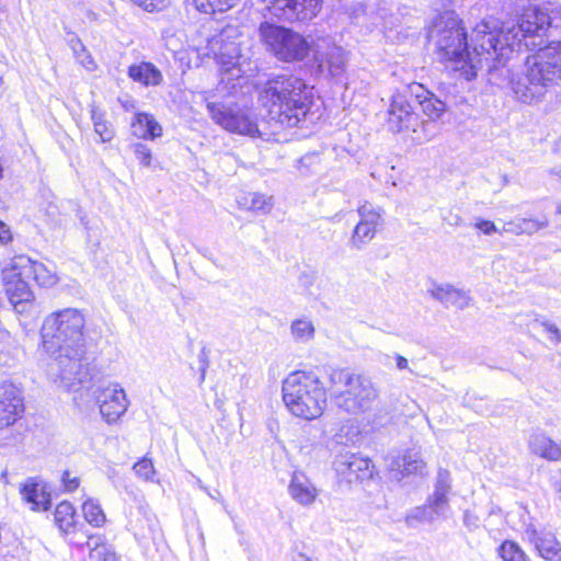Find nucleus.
I'll use <instances>...</instances> for the list:
<instances>
[{
  "instance_id": "nucleus-1",
  "label": "nucleus",
  "mask_w": 561,
  "mask_h": 561,
  "mask_svg": "<svg viewBox=\"0 0 561 561\" xmlns=\"http://www.w3.org/2000/svg\"><path fill=\"white\" fill-rule=\"evenodd\" d=\"M85 319L76 308H66L48 314L43 322L41 334L44 351L53 357L50 374L71 389L87 378L82 363L84 355L83 328Z\"/></svg>"
},
{
  "instance_id": "nucleus-2",
  "label": "nucleus",
  "mask_w": 561,
  "mask_h": 561,
  "mask_svg": "<svg viewBox=\"0 0 561 561\" xmlns=\"http://www.w3.org/2000/svg\"><path fill=\"white\" fill-rule=\"evenodd\" d=\"M541 7L530 4L524 8L516 23L503 24L499 33H495V21L483 20L474 27V51L485 55L488 59H497L499 65H504L515 51L535 45L527 39L540 36L548 28Z\"/></svg>"
},
{
  "instance_id": "nucleus-3",
  "label": "nucleus",
  "mask_w": 561,
  "mask_h": 561,
  "mask_svg": "<svg viewBox=\"0 0 561 561\" xmlns=\"http://www.w3.org/2000/svg\"><path fill=\"white\" fill-rule=\"evenodd\" d=\"M472 31L471 38L473 37ZM428 38L434 43L440 60L450 61L455 70H460L467 80L477 76L476 69L484 61L491 72L497 70V59H488L485 55L474 51V43L469 45L461 20L455 12L440 14L428 31Z\"/></svg>"
},
{
  "instance_id": "nucleus-4",
  "label": "nucleus",
  "mask_w": 561,
  "mask_h": 561,
  "mask_svg": "<svg viewBox=\"0 0 561 561\" xmlns=\"http://www.w3.org/2000/svg\"><path fill=\"white\" fill-rule=\"evenodd\" d=\"M515 98L526 104L540 102L561 83V41L550 42L525 59L520 71L510 76Z\"/></svg>"
},
{
  "instance_id": "nucleus-5",
  "label": "nucleus",
  "mask_w": 561,
  "mask_h": 561,
  "mask_svg": "<svg viewBox=\"0 0 561 561\" xmlns=\"http://www.w3.org/2000/svg\"><path fill=\"white\" fill-rule=\"evenodd\" d=\"M260 101L270 122L291 128L306 121L312 103L311 92L304 80L294 76L270 79L260 92Z\"/></svg>"
},
{
  "instance_id": "nucleus-6",
  "label": "nucleus",
  "mask_w": 561,
  "mask_h": 561,
  "mask_svg": "<svg viewBox=\"0 0 561 561\" xmlns=\"http://www.w3.org/2000/svg\"><path fill=\"white\" fill-rule=\"evenodd\" d=\"M328 380L333 405L348 415L356 416L369 411L379 394L368 377L347 368L333 369Z\"/></svg>"
},
{
  "instance_id": "nucleus-7",
  "label": "nucleus",
  "mask_w": 561,
  "mask_h": 561,
  "mask_svg": "<svg viewBox=\"0 0 561 561\" xmlns=\"http://www.w3.org/2000/svg\"><path fill=\"white\" fill-rule=\"evenodd\" d=\"M283 401L288 411L304 420L320 417L327 408V389L311 371H294L283 381Z\"/></svg>"
},
{
  "instance_id": "nucleus-8",
  "label": "nucleus",
  "mask_w": 561,
  "mask_h": 561,
  "mask_svg": "<svg viewBox=\"0 0 561 561\" xmlns=\"http://www.w3.org/2000/svg\"><path fill=\"white\" fill-rule=\"evenodd\" d=\"M259 36L265 49L283 62H299L312 51L313 42L290 28L264 22Z\"/></svg>"
},
{
  "instance_id": "nucleus-9",
  "label": "nucleus",
  "mask_w": 561,
  "mask_h": 561,
  "mask_svg": "<svg viewBox=\"0 0 561 561\" xmlns=\"http://www.w3.org/2000/svg\"><path fill=\"white\" fill-rule=\"evenodd\" d=\"M430 122H420L417 113L413 110L405 94H392L387 110V126L393 133L412 131L419 141L427 140L431 135L426 133Z\"/></svg>"
},
{
  "instance_id": "nucleus-10",
  "label": "nucleus",
  "mask_w": 561,
  "mask_h": 561,
  "mask_svg": "<svg viewBox=\"0 0 561 561\" xmlns=\"http://www.w3.org/2000/svg\"><path fill=\"white\" fill-rule=\"evenodd\" d=\"M207 108L215 123L228 131L250 137H262L264 135L256 118L249 111L216 102H208Z\"/></svg>"
},
{
  "instance_id": "nucleus-11",
  "label": "nucleus",
  "mask_w": 561,
  "mask_h": 561,
  "mask_svg": "<svg viewBox=\"0 0 561 561\" xmlns=\"http://www.w3.org/2000/svg\"><path fill=\"white\" fill-rule=\"evenodd\" d=\"M196 54L201 58V64L206 62L205 59H214L222 71L231 72L236 77L239 76L240 69L237 66L240 58V48L236 42L229 41L225 33L211 37L203 51L197 49Z\"/></svg>"
},
{
  "instance_id": "nucleus-12",
  "label": "nucleus",
  "mask_w": 561,
  "mask_h": 561,
  "mask_svg": "<svg viewBox=\"0 0 561 561\" xmlns=\"http://www.w3.org/2000/svg\"><path fill=\"white\" fill-rule=\"evenodd\" d=\"M312 53L321 73L339 77L344 72L347 61L346 53L342 47L336 46L331 37H317Z\"/></svg>"
},
{
  "instance_id": "nucleus-13",
  "label": "nucleus",
  "mask_w": 561,
  "mask_h": 561,
  "mask_svg": "<svg viewBox=\"0 0 561 561\" xmlns=\"http://www.w3.org/2000/svg\"><path fill=\"white\" fill-rule=\"evenodd\" d=\"M274 16L285 21H306L314 18L322 8V0H263Z\"/></svg>"
},
{
  "instance_id": "nucleus-14",
  "label": "nucleus",
  "mask_w": 561,
  "mask_h": 561,
  "mask_svg": "<svg viewBox=\"0 0 561 561\" xmlns=\"http://www.w3.org/2000/svg\"><path fill=\"white\" fill-rule=\"evenodd\" d=\"M100 413L107 423L118 420L128 408L124 389L118 383H111L95 391Z\"/></svg>"
},
{
  "instance_id": "nucleus-15",
  "label": "nucleus",
  "mask_w": 561,
  "mask_h": 561,
  "mask_svg": "<svg viewBox=\"0 0 561 561\" xmlns=\"http://www.w3.org/2000/svg\"><path fill=\"white\" fill-rule=\"evenodd\" d=\"M21 390L11 382L0 385V431L13 425L23 414Z\"/></svg>"
},
{
  "instance_id": "nucleus-16",
  "label": "nucleus",
  "mask_w": 561,
  "mask_h": 561,
  "mask_svg": "<svg viewBox=\"0 0 561 561\" xmlns=\"http://www.w3.org/2000/svg\"><path fill=\"white\" fill-rule=\"evenodd\" d=\"M15 256L12 257L2 270V279L5 293L13 305L28 301L32 298L27 279L30 277L15 270Z\"/></svg>"
},
{
  "instance_id": "nucleus-17",
  "label": "nucleus",
  "mask_w": 561,
  "mask_h": 561,
  "mask_svg": "<svg viewBox=\"0 0 561 561\" xmlns=\"http://www.w3.org/2000/svg\"><path fill=\"white\" fill-rule=\"evenodd\" d=\"M336 472L348 482L370 476V461L352 453H340L334 460Z\"/></svg>"
},
{
  "instance_id": "nucleus-18",
  "label": "nucleus",
  "mask_w": 561,
  "mask_h": 561,
  "mask_svg": "<svg viewBox=\"0 0 561 561\" xmlns=\"http://www.w3.org/2000/svg\"><path fill=\"white\" fill-rule=\"evenodd\" d=\"M428 293L432 298L439 301L446 308L454 307L462 310L467 308L471 301V297L468 291L457 288L448 283H433Z\"/></svg>"
},
{
  "instance_id": "nucleus-19",
  "label": "nucleus",
  "mask_w": 561,
  "mask_h": 561,
  "mask_svg": "<svg viewBox=\"0 0 561 561\" xmlns=\"http://www.w3.org/2000/svg\"><path fill=\"white\" fill-rule=\"evenodd\" d=\"M15 270L22 271L27 277L33 278L39 286L50 287L58 280L57 275L41 262L32 261L26 255L15 256Z\"/></svg>"
},
{
  "instance_id": "nucleus-20",
  "label": "nucleus",
  "mask_w": 561,
  "mask_h": 561,
  "mask_svg": "<svg viewBox=\"0 0 561 561\" xmlns=\"http://www.w3.org/2000/svg\"><path fill=\"white\" fill-rule=\"evenodd\" d=\"M449 472L440 470L437 476L435 491L427 499V505L435 513L437 518H446L449 512L448 493L450 491Z\"/></svg>"
},
{
  "instance_id": "nucleus-21",
  "label": "nucleus",
  "mask_w": 561,
  "mask_h": 561,
  "mask_svg": "<svg viewBox=\"0 0 561 561\" xmlns=\"http://www.w3.org/2000/svg\"><path fill=\"white\" fill-rule=\"evenodd\" d=\"M527 535L543 559L547 561H561V547L554 534L531 529L527 531Z\"/></svg>"
},
{
  "instance_id": "nucleus-22",
  "label": "nucleus",
  "mask_w": 561,
  "mask_h": 561,
  "mask_svg": "<svg viewBox=\"0 0 561 561\" xmlns=\"http://www.w3.org/2000/svg\"><path fill=\"white\" fill-rule=\"evenodd\" d=\"M288 492L293 500L302 506H310L318 496V490L302 472H294Z\"/></svg>"
},
{
  "instance_id": "nucleus-23",
  "label": "nucleus",
  "mask_w": 561,
  "mask_h": 561,
  "mask_svg": "<svg viewBox=\"0 0 561 561\" xmlns=\"http://www.w3.org/2000/svg\"><path fill=\"white\" fill-rule=\"evenodd\" d=\"M127 75L133 81L144 87H158L163 82L162 72L149 61L130 65Z\"/></svg>"
},
{
  "instance_id": "nucleus-24",
  "label": "nucleus",
  "mask_w": 561,
  "mask_h": 561,
  "mask_svg": "<svg viewBox=\"0 0 561 561\" xmlns=\"http://www.w3.org/2000/svg\"><path fill=\"white\" fill-rule=\"evenodd\" d=\"M548 226L549 219L547 216L538 218H516L505 222L503 230L515 236H533L538 231L546 229Z\"/></svg>"
},
{
  "instance_id": "nucleus-25",
  "label": "nucleus",
  "mask_w": 561,
  "mask_h": 561,
  "mask_svg": "<svg viewBox=\"0 0 561 561\" xmlns=\"http://www.w3.org/2000/svg\"><path fill=\"white\" fill-rule=\"evenodd\" d=\"M529 448L534 454L549 461H557L561 458V447L541 432L530 436Z\"/></svg>"
},
{
  "instance_id": "nucleus-26",
  "label": "nucleus",
  "mask_w": 561,
  "mask_h": 561,
  "mask_svg": "<svg viewBox=\"0 0 561 561\" xmlns=\"http://www.w3.org/2000/svg\"><path fill=\"white\" fill-rule=\"evenodd\" d=\"M133 135L140 139H154L162 135V127L153 115L137 113L131 122Z\"/></svg>"
},
{
  "instance_id": "nucleus-27",
  "label": "nucleus",
  "mask_w": 561,
  "mask_h": 561,
  "mask_svg": "<svg viewBox=\"0 0 561 561\" xmlns=\"http://www.w3.org/2000/svg\"><path fill=\"white\" fill-rule=\"evenodd\" d=\"M425 467V462L422 460L420 453L414 450L407 451L403 456L398 459H392L389 465L391 471H398L400 473H422Z\"/></svg>"
},
{
  "instance_id": "nucleus-28",
  "label": "nucleus",
  "mask_w": 561,
  "mask_h": 561,
  "mask_svg": "<svg viewBox=\"0 0 561 561\" xmlns=\"http://www.w3.org/2000/svg\"><path fill=\"white\" fill-rule=\"evenodd\" d=\"M23 499L32 505V510L46 511L49 495L33 480H28L21 489Z\"/></svg>"
},
{
  "instance_id": "nucleus-29",
  "label": "nucleus",
  "mask_w": 561,
  "mask_h": 561,
  "mask_svg": "<svg viewBox=\"0 0 561 561\" xmlns=\"http://www.w3.org/2000/svg\"><path fill=\"white\" fill-rule=\"evenodd\" d=\"M54 520L61 533H71L76 525V511L72 504L66 501L59 503L54 513Z\"/></svg>"
},
{
  "instance_id": "nucleus-30",
  "label": "nucleus",
  "mask_w": 561,
  "mask_h": 561,
  "mask_svg": "<svg viewBox=\"0 0 561 561\" xmlns=\"http://www.w3.org/2000/svg\"><path fill=\"white\" fill-rule=\"evenodd\" d=\"M437 519V516L427 504L414 507L405 516V523L409 527H417L421 524H433Z\"/></svg>"
},
{
  "instance_id": "nucleus-31",
  "label": "nucleus",
  "mask_w": 561,
  "mask_h": 561,
  "mask_svg": "<svg viewBox=\"0 0 561 561\" xmlns=\"http://www.w3.org/2000/svg\"><path fill=\"white\" fill-rule=\"evenodd\" d=\"M377 230L357 222L355 226L352 237L348 241L351 248L356 250L364 249L376 236Z\"/></svg>"
},
{
  "instance_id": "nucleus-32",
  "label": "nucleus",
  "mask_w": 561,
  "mask_h": 561,
  "mask_svg": "<svg viewBox=\"0 0 561 561\" xmlns=\"http://www.w3.org/2000/svg\"><path fill=\"white\" fill-rule=\"evenodd\" d=\"M358 215L360 217L359 224H364L377 230V227L381 225L382 221V209L380 207H375L368 202H365L357 209Z\"/></svg>"
},
{
  "instance_id": "nucleus-33",
  "label": "nucleus",
  "mask_w": 561,
  "mask_h": 561,
  "mask_svg": "<svg viewBox=\"0 0 561 561\" xmlns=\"http://www.w3.org/2000/svg\"><path fill=\"white\" fill-rule=\"evenodd\" d=\"M240 0H195L196 9L206 14L225 12L236 7Z\"/></svg>"
},
{
  "instance_id": "nucleus-34",
  "label": "nucleus",
  "mask_w": 561,
  "mask_h": 561,
  "mask_svg": "<svg viewBox=\"0 0 561 561\" xmlns=\"http://www.w3.org/2000/svg\"><path fill=\"white\" fill-rule=\"evenodd\" d=\"M419 104L421 105L423 113L430 118V126L433 125L431 121H435L436 118L440 117V115L446 110L445 103L436 98L433 93L427 95L425 99H420Z\"/></svg>"
},
{
  "instance_id": "nucleus-35",
  "label": "nucleus",
  "mask_w": 561,
  "mask_h": 561,
  "mask_svg": "<svg viewBox=\"0 0 561 561\" xmlns=\"http://www.w3.org/2000/svg\"><path fill=\"white\" fill-rule=\"evenodd\" d=\"M82 513L84 519L92 526L100 527L103 526L106 518L103 510L100 504L92 499H88L82 504Z\"/></svg>"
},
{
  "instance_id": "nucleus-36",
  "label": "nucleus",
  "mask_w": 561,
  "mask_h": 561,
  "mask_svg": "<svg viewBox=\"0 0 561 561\" xmlns=\"http://www.w3.org/2000/svg\"><path fill=\"white\" fill-rule=\"evenodd\" d=\"M290 331L296 341L308 342L314 336V325L308 319H297L291 322Z\"/></svg>"
},
{
  "instance_id": "nucleus-37",
  "label": "nucleus",
  "mask_w": 561,
  "mask_h": 561,
  "mask_svg": "<svg viewBox=\"0 0 561 561\" xmlns=\"http://www.w3.org/2000/svg\"><path fill=\"white\" fill-rule=\"evenodd\" d=\"M91 119L93 122L94 131L98 134L103 142L110 141L114 137V128L104 119V114L92 110Z\"/></svg>"
},
{
  "instance_id": "nucleus-38",
  "label": "nucleus",
  "mask_w": 561,
  "mask_h": 561,
  "mask_svg": "<svg viewBox=\"0 0 561 561\" xmlns=\"http://www.w3.org/2000/svg\"><path fill=\"white\" fill-rule=\"evenodd\" d=\"M540 7L547 20V27H561V2H547Z\"/></svg>"
},
{
  "instance_id": "nucleus-39",
  "label": "nucleus",
  "mask_w": 561,
  "mask_h": 561,
  "mask_svg": "<svg viewBox=\"0 0 561 561\" xmlns=\"http://www.w3.org/2000/svg\"><path fill=\"white\" fill-rule=\"evenodd\" d=\"M503 561H526V556L522 549L512 541H505L499 549Z\"/></svg>"
},
{
  "instance_id": "nucleus-40",
  "label": "nucleus",
  "mask_w": 561,
  "mask_h": 561,
  "mask_svg": "<svg viewBox=\"0 0 561 561\" xmlns=\"http://www.w3.org/2000/svg\"><path fill=\"white\" fill-rule=\"evenodd\" d=\"M136 474L146 481H153L156 470L150 459L144 458L134 465Z\"/></svg>"
},
{
  "instance_id": "nucleus-41",
  "label": "nucleus",
  "mask_w": 561,
  "mask_h": 561,
  "mask_svg": "<svg viewBox=\"0 0 561 561\" xmlns=\"http://www.w3.org/2000/svg\"><path fill=\"white\" fill-rule=\"evenodd\" d=\"M133 152L137 160L146 168L150 167L152 160L151 150L141 142H136L131 146Z\"/></svg>"
},
{
  "instance_id": "nucleus-42",
  "label": "nucleus",
  "mask_w": 561,
  "mask_h": 561,
  "mask_svg": "<svg viewBox=\"0 0 561 561\" xmlns=\"http://www.w3.org/2000/svg\"><path fill=\"white\" fill-rule=\"evenodd\" d=\"M273 207L272 197H267L262 194H253L251 198L252 210L268 213Z\"/></svg>"
},
{
  "instance_id": "nucleus-43",
  "label": "nucleus",
  "mask_w": 561,
  "mask_h": 561,
  "mask_svg": "<svg viewBox=\"0 0 561 561\" xmlns=\"http://www.w3.org/2000/svg\"><path fill=\"white\" fill-rule=\"evenodd\" d=\"M133 3L142 8L145 11L153 12L167 8L170 0H130Z\"/></svg>"
},
{
  "instance_id": "nucleus-44",
  "label": "nucleus",
  "mask_w": 561,
  "mask_h": 561,
  "mask_svg": "<svg viewBox=\"0 0 561 561\" xmlns=\"http://www.w3.org/2000/svg\"><path fill=\"white\" fill-rule=\"evenodd\" d=\"M541 327L550 334V341H552L554 344L561 343V332L559 328L549 321H541Z\"/></svg>"
},
{
  "instance_id": "nucleus-45",
  "label": "nucleus",
  "mask_w": 561,
  "mask_h": 561,
  "mask_svg": "<svg viewBox=\"0 0 561 561\" xmlns=\"http://www.w3.org/2000/svg\"><path fill=\"white\" fill-rule=\"evenodd\" d=\"M408 90L411 95L415 96L419 103L420 99H425L427 95L432 93L417 82H412L411 84H409Z\"/></svg>"
},
{
  "instance_id": "nucleus-46",
  "label": "nucleus",
  "mask_w": 561,
  "mask_h": 561,
  "mask_svg": "<svg viewBox=\"0 0 561 561\" xmlns=\"http://www.w3.org/2000/svg\"><path fill=\"white\" fill-rule=\"evenodd\" d=\"M316 280L317 275L313 272H302L299 275V285L308 291H310L311 286L314 284Z\"/></svg>"
},
{
  "instance_id": "nucleus-47",
  "label": "nucleus",
  "mask_w": 561,
  "mask_h": 561,
  "mask_svg": "<svg viewBox=\"0 0 561 561\" xmlns=\"http://www.w3.org/2000/svg\"><path fill=\"white\" fill-rule=\"evenodd\" d=\"M77 60L89 71H93L96 68V64L87 50L85 53H82L80 58H77Z\"/></svg>"
},
{
  "instance_id": "nucleus-48",
  "label": "nucleus",
  "mask_w": 561,
  "mask_h": 561,
  "mask_svg": "<svg viewBox=\"0 0 561 561\" xmlns=\"http://www.w3.org/2000/svg\"><path fill=\"white\" fill-rule=\"evenodd\" d=\"M69 46L71 47L76 58H80V55L87 50L81 39L76 36L69 39Z\"/></svg>"
},
{
  "instance_id": "nucleus-49",
  "label": "nucleus",
  "mask_w": 561,
  "mask_h": 561,
  "mask_svg": "<svg viewBox=\"0 0 561 561\" xmlns=\"http://www.w3.org/2000/svg\"><path fill=\"white\" fill-rule=\"evenodd\" d=\"M476 227L485 234H492L497 231L496 226L490 220H480L476 224Z\"/></svg>"
},
{
  "instance_id": "nucleus-50",
  "label": "nucleus",
  "mask_w": 561,
  "mask_h": 561,
  "mask_svg": "<svg viewBox=\"0 0 561 561\" xmlns=\"http://www.w3.org/2000/svg\"><path fill=\"white\" fill-rule=\"evenodd\" d=\"M478 522H479V518L471 514L470 512H465L463 514V524L465 526L470 529V530H473L478 527Z\"/></svg>"
},
{
  "instance_id": "nucleus-51",
  "label": "nucleus",
  "mask_w": 561,
  "mask_h": 561,
  "mask_svg": "<svg viewBox=\"0 0 561 561\" xmlns=\"http://www.w3.org/2000/svg\"><path fill=\"white\" fill-rule=\"evenodd\" d=\"M62 481L67 491H75L79 486V479L70 478L68 472H65Z\"/></svg>"
},
{
  "instance_id": "nucleus-52",
  "label": "nucleus",
  "mask_w": 561,
  "mask_h": 561,
  "mask_svg": "<svg viewBox=\"0 0 561 561\" xmlns=\"http://www.w3.org/2000/svg\"><path fill=\"white\" fill-rule=\"evenodd\" d=\"M12 234L9 227L0 220V243L5 244L11 241Z\"/></svg>"
},
{
  "instance_id": "nucleus-53",
  "label": "nucleus",
  "mask_w": 561,
  "mask_h": 561,
  "mask_svg": "<svg viewBox=\"0 0 561 561\" xmlns=\"http://www.w3.org/2000/svg\"><path fill=\"white\" fill-rule=\"evenodd\" d=\"M396 365L399 370L408 369L409 368V362L405 357L402 355L397 354L396 355Z\"/></svg>"
},
{
  "instance_id": "nucleus-54",
  "label": "nucleus",
  "mask_w": 561,
  "mask_h": 561,
  "mask_svg": "<svg viewBox=\"0 0 561 561\" xmlns=\"http://www.w3.org/2000/svg\"><path fill=\"white\" fill-rule=\"evenodd\" d=\"M553 485L557 493L559 494V497L561 499V471L557 477H554Z\"/></svg>"
},
{
  "instance_id": "nucleus-55",
  "label": "nucleus",
  "mask_w": 561,
  "mask_h": 561,
  "mask_svg": "<svg viewBox=\"0 0 561 561\" xmlns=\"http://www.w3.org/2000/svg\"><path fill=\"white\" fill-rule=\"evenodd\" d=\"M295 561H312V560H311L310 558H308L306 554H304V553H299V554L296 557Z\"/></svg>"
},
{
  "instance_id": "nucleus-56",
  "label": "nucleus",
  "mask_w": 561,
  "mask_h": 561,
  "mask_svg": "<svg viewBox=\"0 0 561 561\" xmlns=\"http://www.w3.org/2000/svg\"><path fill=\"white\" fill-rule=\"evenodd\" d=\"M205 374H206V368L203 367L202 374H201V381H203L205 379Z\"/></svg>"
},
{
  "instance_id": "nucleus-57",
  "label": "nucleus",
  "mask_w": 561,
  "mask_h": 561,
  "mask_svg": "<svg viewBox=\"0 0 561 561\" xmlns=\"http://www.w3.org/2000/svg\"><path fill=\"white\" fill-rule=\"evenodd\" d=\"M2 175H3V168H2V165L0 164V179L2 178Z\"/></svg>"
},
{
  "instance_id": "nucleus-58",
  "label": "nucleus",
  "mask_w": 561,
  "mask_h": 561,
  "mask_svg": "<svg viewBox=\"0 0 561 561\" xmlns=\"http://www.w3.org/2000/svg\"><path fill=\"white\" fill-rule=\"evenodd\" d=\"M558 213H561V204L558 206Z\"/></svg>"
}]
</instances>
